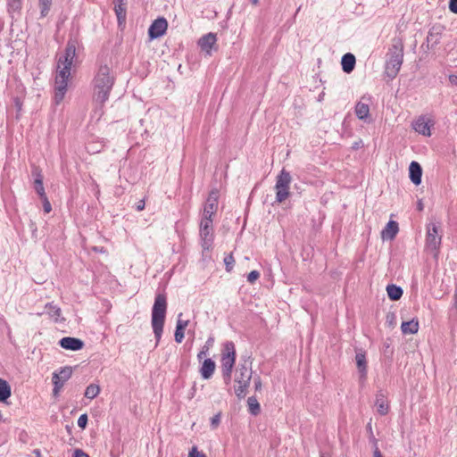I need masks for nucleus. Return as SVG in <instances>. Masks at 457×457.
<instances>
[{"instance_id": "nucleus-38", "label": "nucleus", "mask_w": 457, "mask_h": 457, "mask_svg": "<svg viewBox=\"0 0 457 457\" xmlns=\"http://www.w3.org/2000/svg\"><path fill=\"white\" fill-rule=\"evenodd\" d=\"M182 316V313L179 314V319L177 320L176 328L178 329H185L187 326L188 325V320H180V317Z\"/></svg>"}, {"instance_id": "nucleus-12", "label": "nucleus", "mask_w": 457, "mask_h": 457, "mask_svg": "<svg viewBox=\"0 0 457 457\" xmlns=\"http://www.w3.org/2000/svg\"><path fill=\"white\" fill-rule=\"evenodd\" d=\"M216 34L210 32L199 38L198 46H200L201 50L207 55H211L212 48H214L216 46Z\"/></svg>"}, {"instance_id": "nucleus-57", "label": "nucleus", "mask_w": 457, "mask_h": 457, "mask_svg": "<svg viewBox=\"0 0 457 457\" xmlns=\"http://www.w3.org/2000/svg\"><path fill=\"white\" fill-rule=\"evenodd\" d=\"M320 457H329V456H328V455H327V454H325V453H321V454H320Z\"/></svg>"}, {"instance_id": "nucleus-41", "label": "nucleus", "mask_w": 457, "mask_h": 457, "mask_svg": "<svg viewBox=\"0 0 457 457\" xmlns=\"http://www.w3.org/2000/svg\"><path fill=\"white\" fill-rule=\"evenodd\" d=\"M43 201V207H44V211L48 213L51 212L52 210V206H51V204L50 202L48 201V198L46 195H45V197H40Z\"/></svg>"}, {"instance_id": "nucleus-18", "label": "nucleus", "mask_w": 457, "mask_h": 457, "mask_svg": "<svg viewBox=\"0 0 457 457\" xmlns=\"http://www.w3.org/2000/svg\"><path fill=\"white\" fill-rule=\"evenodd\" d=\"M356 365L360 374V381L364 382L367 378L366 357L362 353H358L355 356Z\"/></svg>"}, {"instance_id": "nucleus-22", "label": "nucleus", "mask_w": 457, "mask_h": 457, "mask_svg": "<svg viewBox=\"0 0 457 457\" xmlns=\"http://www.w3.org/2000/svg\"><path fill=\"white\" fill-rule=\"evenodd\" d=\"M419 330V320L412 319L408 321H402V334H416Z\"/></svg>"}, {"instance_id": "nucleus-33", "label": "nucleus", "mask_w": 457, "mask_h": 457, "mask_svg": "<svg viewBox=\"0 0 457 457\" xmlns=\"http://www.w3.org/2000/svg\"><path fill=\"white\" fill-rule=\"evenodd\" d=\"M35 189L40 197H45V195H46L43 186V180L40 176L35 179Z\"/></svg>"}, {"instance_id": "nucleus-51", "label": "nucleus", "mask_w": 457, "mask_h": 457, "mask_svg": "<svg viewBox=\"0 0 457 457\" xmlns=\"http://www.w3.org/2000/svg\"><path fill=\"white\" fill-rule=\"evenodd\" d=\"M423 208H424L423 203H422V201H421V200H420V201L418 202V204H417V209H418L419 211H422V210H423Z\"/></svg>"}, {"instance_id": "nucleus-1", "label": "nucleus", "mask_w": 457, "mask_h": 457, "mask_svg": "<svg viewBox=\"0 0 457 457\" xmlns=\"http://www.w3.org/2000/svg\"><path fill=\"white\" fill-rule=\"evenodd\" d=\"M76 55V47L73 43H68L65 53L60 56L57 64L54 87V102L59 104L64 98L67 91L68 79L71 76V68Z\"/></svg>"}, {"instance_id": "nucleus-9", "label": "nucleus", "mask_w": 457, "mask_h": 457, "mask_svg": "<svg viewBox=\"0 0 457 457\" xmlns=\"http://www.w3.org/2000/svg\"><path fill=\"white\" fill-rule=\"evenodd\" d=\"M219 194L217 190L210 192L203 210V218L212 219L218 210Z\"/></svg>"}, {"instance_id": "nucleus-13", "label": "nucleus", "mask_w": 457, "mask_h": 457, "mask_svg": "<svg viewBox=\"0 0 457 457\" xmlns=\"http://www.w3.org/2000/svg\"><path fill=\"white\" fill-rule=\"evenodd\" d=\"M59 344L62 348L71 351H79L84 346V342L82 340L71 337L62 338Z\"/></svg>"}, {"instance_id": "nucleus-32", "label": "nucleus", "mask_w": 457, "mask_h": 457, "mask_svg": "<svg viewBox=\"0 0 457 457\" xmlns=\"http://www.w3.org/2000/svg\"><path fill=\"white\" fill-rule=\"evenodd\" d=\"M52 0H39L40 14L42 17H46L48 14Z\"/></svg>"}, {"instance_id": "nucleus-52", "label": "nucleus", "mask_w": 457, "mask_h": 457, "mask_svg": "<svg viewBox=\"0 0 457 457\" xmlns=\"http://www.w3.org/2000/svg\"><path fill=\"white\" fill-rule=\"evenodd\" d=\"M212 343H213V339H212V338H209V339L206 341V343H205V345H208V346H209V348H210V347L212 345Z\"/></svg>"}, {"instance_id": "nucleus-23", "label": "nucleus", "mask_w": 457, "mask_h": 457, "mask_svg": "<svg viewBox=\"0 0 457 457\" xmlns=\"http://www.w3.org/2000/svg\"><path fill=\"white\" fill-rule=\"evenodd\" d=\"M364 98H362L360 102H358L355 105V114L360 120H365L370 115V106L368 103L362 102Z\"/></svg>"}, {"instance_id": "nucleus-54", "label": "nucleus", "mask_w": 457, "mask_h": 457, "mask_svg": "<svg viewBox=\"0 0 457 457\" xmlns=\"http://www.w3.org/2000/svg\"><path fill=\"white\" fill-rule=\"evenodd\" d=\"M384 353H385V354L391 353V351H389V345L386 346V349H385Z\"/></svg>"}, {"instance_id": "nucleus-46", "label": "nucleus", "mask_w": 457, "mask_h": 457, "mask_svg": "<svg viewBox=\"0 0 457 457\" xmlns=\"http://www.w3.org/2000/svg\"><path fill=\"white\" fill-rule=\"evenodd\" d=\"M73 457H89L83 450L76 449L73 453Z\"/></svg>"}, {"instance_id": "nucleus-48", "label": "nucleus", "mask_w": 457, "mask_h": 457, "mask_svg": "<svg viewBox=\"0 0 457 457\" xmlns=\"http://www.w3.org/2000/svg\"><path fill=\"white\" fill-rule=\"evenodd\" d=\"M453 311L454 312V315L457 320V289L454 294V303H453Z\"/></svg>"}, {"instance_id": "nucleus-8", "label": "nucleus", "mask_w": 457, "mask_h": 457, "mask_svg": "<svg viewBox=\"0 0 457 457\" xmlns=\"http://www.w3.org/2000/svg\"><path fill=\"white\" fill-rule=\"evenodd\" d=\"M199 227L202 247L204 250H210L213 242L212 219L202 217Z\"/></svg>"}, {"instance_id": "nucleus-24", "label": "nucleus", "mask_w": 457, "mask_h": 457, "mask_svg": "<svg viewBox=\"0 0 457 457\" xmlns=\"http://www.w3.org/2000/svg\"><path fill=\"white\" fill-rule=\"evenodd\" d=\"M440 31H437L435 27H433L427 36V43L426 47L427 49L433 48L435 46H436L440 41Z\"/></svg>"}, {"instance_id": "nucleus-25", "label": "nucleus", "mask_w": 457, "mask_h": 457, "mask_svg": "<svg viewBox=\"0 0 457 457\" xmlns=\"http://www.w3.org/2000/svg\"><path fill=\"white\" fill-rule=\"evenodd\" d=\"M46 313L49 315L51 319H53L55 322L63 320L61 319L62 311L57 305L50 303L46 305Z\"/></svg>"}, {"instance_id": "nucleus-28", "label": "nucleus", "mask_w": 457, "mask_h": 457, "mask_svg": "<svg viewBox=\"0 0 457 457\" xmlns=\"http://www.w3.org/2000/svg\"><path fill=\"white\" fill-rule=\"evenodd\" d=\"M386 292L391 300L400 299V287L395 285H388L386 287Z\"/></svg>"}, {"instance_id": "nucleus-42", "label": "nucleus", "mask_w": 457, "mask_h": 457, "mask_svg": "<svg viewBox=\"0 0 457 457\" xmlns=\"http://www.w3.org/2000/svg\"><path fill=\"white\" fill-rule=\"evenodd\" d=\"M174 337L177 343H181L184 338V330L176 328Z\"/></svg>"}, {"instance_id": "nucleus-35", "label": "nucleus", "mask_w": 457, "mask_h": 457, "mask_svg": "<svg viewBox=\"0 0 457 457\" xmlns=\"http://www.w3.org/2000/svg\"><path fill=\"white\" fill-rule=\"evenodd\" d=\"M234 262L235 260L232 254H228L224 258L227 271H230L233 269Z\"/></svg>"}, {"instance_id": "nucleus-10", "label": "nucleus", "mask_w": 457, "mask_h": 457, "mask_svg": "<svg viewBox=\"0 0 457 457\" xmlns=\"http://www.w3.org/2000/svg\"><path fill=\"white\" fill-rule=\"evenodd\" d=\"M168 22L164 18L156 19L148 29V35L151 39L162 37L167 30Z\"/></svg>"}, {"instance_id": "nucleus-47", "label": "nucleus", "mask_w": 457, "mask_h": 457, "mask_svg": "<svg viewBox=\"0 0 457 457\" xmlns=\"http://www.w3.org/2000/svg\"><path fill=\"white\" fill-rule=\"evenodd\" d=\"M253 382H254V387H255V390H261L262 388V380H261V378L260 377H257L253 379Z\"/></svg>"}, {"instance_id": "nucleus-49", "label": "nucleus", "mask_w": 457, "mask_h": 457, "mask_svg": "<svg viewBox=\"0 0 457 457\" xmlns=\"http://www.w3.org/2000/svg\"><path fill=\"white\" fill-rule=\"evenodd\" d=\"M367 429L370 433V437H373V431H372V427H371V422H369L368 425H367Z\"/></svg>"}, {"instance_id": "nucleus-31", "label": "nucleus", "mask_w": 457, "mask_h": 457, "mask_svg": "<svg viewBox=\"0 0 457 457\" xmlns=\"http://www.w3.org/2000/svg\"><path fill=\"white\" fill-rule=\"evenodd\" d=\"M56 373L60 380L65 383L71 377L72 369L71 367L66 366L62 368L59 370V372Z\"/></svg>"}, {"instance_id": "nucleus-50", "label": "nucleus", "mask_w": 457, "mask_h": 457, "mask_svg": "<svg viewBox=\"0 0 457 457\" xmlns=\"http://www.w3.org/2000/svg\"><path fill=\"white\" fill-rule=\"evenodd\" d=\"M374 457H383L378 447H376L374 450Z\"/></svg>"}, {"instance_id": "nucleus-16", "label": "nucleus", "mask_w": 457, "mask_h": 457, "mask_svg": "<svg viewBox=\"0 0 457 457\" xmlns=\"http://www.w3.org/2000/svg\"><path fill=\"white\" fill-rule=\"evenodd\" d=\"M215 368L216 364L212 359H205L200 368L202 378L204 379H210L215 371Z\"/></svg>"}, {"instance_id": "nucleus-17", "label": "nucleus", "mask_w": 457, "mask_h": 457, "mask_svg": "<svg viewBox=\"0 0 457 457\" xmlns=\"http://www.w3.org/2000/svg\"><path fill=\"white\" fill-rule=\"evenodd\" d=\"M114 11L117 16L119 25H122L126 21V0H113Z\"/></svg>"}, {"instance_id": "nucleus-21", "label": "nucleus", "mask_w": 457, "mask_h": 457, "mask_svg": "<svg viewBox=\"0 0 457 457\" xmlns=\"http://www.w3.org/2000/svg\"><path fill=\"white\" fill-rule=\"evenodd\" d=\"M375 407L377 409V411L381 414L385 415L388 411V403L386 400V397L382 394L378 393L376 395V402H375Z\"/></svg>"}, {"instance_id": "nucleus-4", "label": "nucleus", "mask_w": 457, "mask_h": 457, "mask_svg": "<svg viewBox=\"0 0 457 457\" xmlns=\"http://www.w3.org/2000/svg\"><path fill=\"white\" fill-rule=\"evenodd\" d=\"M236 361V348L233 342H226L221 353L222 374L228 384L231 378V373Z\"/></svg>"}, {"instance_id": "nucleus-29", "label": "nucleus", "mask_w": 457, "mask_h": 457, "mask_svg": "<svg viewBox=\"0 0 457 457\" xmlns=\"http://www.w3.org/2000/svg\"><path fill=\"white\" fill-rule=\"evenodd\" d=\"M249 411L252 414L257 415L260 411V404L255 397H249L247 400Z\"/></svg>"}, {"instance_id": "nucleus-20", "label": "nucleus", "mask_w": 457, "mask_h": 457, "mask_svg": "<svg viewBox=\"0 0 457 457\" xmlns=\"http://www.w3.org/2000/svg\"><path fill=\"white\" fill-rule=\"evenodd\" d=\"M355 62H356V59L353 54L347 53V54H344L342 57V60H341V65H342L343 71L346 73H350L351 71H353Z\"/></svg>"}, {"instance_id": "nucleus-30", "label": "nucleus", "mask_w": 457, "mask_h": 457, "mask_svg": "<svg viewBox=\"0 0 457 457\" xmlns=\"http://www.w3.org/2000/svg\"><path fill=\"white\" fill-rule=\"evenodd\" d=\"M52 380H53V384H54L53 394L54 396H57L59 395V392L62 388L64 382L60 380L56 372H54L53 374Z\"/></svg>"}, {"instance_id": "nucleus-43", "label": "nucleus", "mask_w": 457, "mask_h": 457, "mask_svg": "<svg viewBox=\"0 0 457 457\" xmlns=\"http://www.w3.org/2000/svg\"><path fill=\"white\" fill-rule=\"evenodd\" d=\"M220 422V413L214 415L211 419V425L213 428H216L219 426Z\"/></svg>"}, {"instance_id": "nucleus-7", "label": "nucleus", "mask_w": 457, "mask_h": 457, "mask_svg": "<svg viewBox=\"0 0 457 457\" xmlns=\"http://www.w3.org/2000/svg\"><path fill=\"white\" fill-rule=\"evenodd\" d=\"M291 181L290 173L283 169L276 179V202L282 203L290 195L289 186Z\"/></svg>"}, {"instance_id": "nucleus-14", "label": "nucleus", "mask_w": 457, "mask_h": 457, "mask_svg": "<svg viewBox=\"0 0 457 457\" xmlns=\"http://www.w3.org/2000/svg\"><path fill=\"white\" fill-rule=\"evenodd\" d=\"M412 129L421 134L423 136L429 137L431 135L430 132V125L428 121L426 120L424 116L419 117L416 120L411 123Z\"/></svg>"}, {"instance_id": "nucleus-5", "label": "nucleus", "mask_w": 457, "mask_h": 457, "mask_svg": "<svg viewBox=\"0 0 457 457\" xmlns=\"http://www.w3.org/2000/svg\"><path fill=\"white\" fill-rule=\"evenodd\" d=\"M440 223L430 222L427 225L426 249L437 258L442 241V235L439 233Z\"/></svg>"}, {"instance_id": "nucleus-34", "label": "nucleus", "mask_w": 457, "mask_h": 457, "mask_svg": "<svg viewBox=\"0 0 457 457\" xmlns=\"http://www.w3.org/2000/svg\"><path fill=\"white\" fill-rule=\"evenodd\" d=\"M386 324L394 328L396 326V314L395 312H388L386 317Z\"/></svg>"}, {"instance_id": "nucleus-26", "label": "nucleus", "mask_w": 457, "mask_h": 457, "mask_svg": "<svg viewBox=\"0 0 457 457\" xmlns=\"http://www.w3.org/2000/svg\"><path fill=\"white\" fill-rule=\"evenodd\" d=\"M11 396V386L6 380L0 378V402H5Z\"/></svg>"}, {"instance_id": "nucleus-19", "label": "nucleus", "mask_w": 457, "mask_h": 457, "mask_svg": "<svg viewBox=\"0 0 457 457\" xmlns=\"http://www.w3.org/2000/svg\"><path fill=\"white\" fill-rule=\"evenodd\" d=\"M398 232V223L394 220H390L385 228L381 232V237L383 240L393 239Z\"/></svg>"}, {"instance_id": "nucleus-27", "label": "nucleus", "mask_w": 457, "mask_h": 457, "mask_svg": "<svg viewBox=\"0 0 457 457\" xmlns=\"http://www.w3.org/2000/svg\"><path fill=\"white\" fill-rule=\"evenodd\" d=\"M100 393V386L96 384H90L85 391V397L88 399L96 398Z\"/></svg>"}, {"instance_id": "nucleus-55", "label": "nucleus", "mask_w": 457, "mask_h": 457, "mask_svg": "<svg viewBox=\"0 0 457 457\" xmlns=\"http://www.w3.org/2000/svg\"><path fill=\"white\" fill-rule=\"evenodd\" d=\"M143 209H144V204H138V205H137V210H138V211H141V210H143Z\"/></svg>"}, {"instance_id": "nucleus-36", "label": "nucleus", "mask_w": 457, "mask_h": 457, "mask_svg": "<svg viewBox=\"0 0 457 457\" xmlns=\"http://www.w3.org/2000/svg\"><path fill=\"white\" fill-rule=\"evenodd\" d=\"M8 6L11 11H19L21 6V0H9Z\"/></svg>"}, {"instance_id": "nucleus-39", "label": "nucleus", "mask_w": 457, "mask_h": 457, "mask_svg": "<svg viewBox=\"0 0 457 457\" xmlns=\"http://www.w3.org/2000/svg\"><path fill=\"white\" fill-rule=\"evenodd\" d=\"M87 424V415L81 414L78 419V426L81 428H85Z\"/></svg>"}, {"instance_id": "nucleus-44", "label": "nucleus", "mask_w": 457, "mask_h": 457, "mask_svg": "<svg viewBox=\"0 0 457 457\" xmlns=\"http://www.w3.org/2000/svg\"><path fill=\"white\" fill-rule=\"evenodd\" d=\"M208 352H209V346L204 345L202 350L197 354L198 360H202L208 353Z\"/></svg>"}, {"instance_id": "nucleus-45", "label": "nucleus", "mask_w": 457, "mask_h": 457, "mask_svg": "<svg viewBox=\"0 0 457 457\" xmlns=\"http://www.w3.org/2000/svg\"><path fill=\"white\" fill-rule=\"evenodd\" d=\"M449 10L457 14V0H450L449 2Z\"/></svg>"}, {"instance_id": "nucleus-3", "label": "nucleus", "mask_w": 457, "mask_h": 457, "mask_svg": "<svg viewBox=\"0 0 457 457\" xmlns=\"http://www.w3.org/2000/svg\"><path fill=\"white\" fill-rule=\"evenodd\" d=\"M167 309V301L164 295H157L152 310V328L156 339L155 345L161 340L163 325L165 320V314Z\"/></svg>"}, {"instance_id": "nucleus-2", "label": "nucleus", "mask_w": 457, "mask_h": 457, "mask_svg": "<svg viewBox=\"0 0 457 457\" xmlns=\"http://www.w3.org/2000/svg\"><path fill=\"white\" fill-rule=\"evenodd\" d=\"M114 84V77L107 65H101L94 79L93 99L96 104L103 105L108 99Z\"/></svg>"}, {"instance_id": "nucleus-11", "label": "nucleus", "mask_w": 457, "mask_h": 457, "mask_svg": "<svg viewBox=\"0 0 457 457\" xmlns=\"http://www.w3.org/2000/svg\"><path fill=\"white\" fill-rule=\"evenodd\" d=\"M400 71V58L398 54H392L390 59L386 61L385 67V75L388 79L396 78Z\"/></svg>"}, {"instance_id": "nucleus-40", "label": "nucleus", "mask_w": 457, "mask_h": 457, "mask_svg": "<svg viewBox=\"0 0 457 457\" xmlns=\"http://www.w3.org/2000/svg\"><path fill=\"white\" fill-rule=\"evenodd\" d=\"M188 457H206V455L198 452L196 446H193L188 453Z\"/></svg>"}, {"instance_id": "nucleus-56", "label": "nucleus", "mask_w": 457, "mask_h": 457, "mask_svg": "<svg viewBox=\"0 0 457 457\" xmlns=\"http://www.w3.org/2000/svg\"><path fill=\"white\" fill-rule=\"evenodd\" d=\"M253 4H257L259 0H251Z\"/></svg>"}, {"instance_id": "nucleus-15", "label": "nucleus", "mask_w": 457, "mask_h": 457, "mask_svg": "<svg viewBox=\"0 0 457 457\" xmlns=\"http://www.w3.org/2000/svg\"><path fill=\"white\" fill-rule=\"evenodd\" d=\"M409 177L411 181L419 186L421 183L422 168L418 162L412 161L409 166Z\"/></svg>"}, {"instance_id": "nucleus-37", "label": "nucleus", "mask_w": 457, "mask_h": 457, "mask_svg": "<svg viewBox=\"0 0 457 457\" xmlns=\"http://www.w3.org/2000/svg\"><path fill=\"white\" fill-rule=\"evenodd\" d=\"M260 277V273L259 271L257 270H252L248 275H247V281L249 283H253L255 282Z\"/></svg>"}, {"instance_id": "nucleus-6", "label": "nucleus", "mask_w": 457, "mask_h": 457, "mask_svg": "<svg viewBox=\"0 0 457 457\" xmlns=\"http://www.w3.org/2000/svg\"><path fill=\"white\" fill-rule=\"evenodd\" d=\"M252 378V370L245 365H240L235 373V393L237 397L243 398L246 395Z\"/></svg>"}, {"instance_id": "nucleus-53", "label": "nucleus", "mask_w": 457, "mask_h": 457, "mask_svg": "<svg viewBox=\"0 0 457 457\" xmlns=\"http://www.w3.org/2000/svg\"><path fill=\"white\" fill-rule=\"evenodd\" d=\"M93 250L95 252H99V253H104V249L103 248H98L96 246L93 247Z\"/></svg>"}]
</instances>
